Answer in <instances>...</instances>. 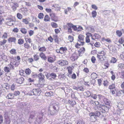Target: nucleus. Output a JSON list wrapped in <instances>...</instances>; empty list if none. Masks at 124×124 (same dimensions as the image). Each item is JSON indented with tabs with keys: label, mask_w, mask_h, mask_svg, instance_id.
Masks as SVG:
<instances>
[{
	"label": "nucleus",
	"mask_w": 124,
	"mask_h": 124,
	"mask_svg": "<svg viewBox=\"0 0 124 124\" xmlns=\"http://www.w3.org/2000/svg\"><path fill=\"white\" fill-rule=\"evenodd\" d=\"M52 108L49 107L48 113L49 115L52 116H55L56 115L59 111V105L58 103L56 102L54 103L51 106Z\"/></svg>",
	"instance_id": "nucleus-1"
},
{
	"label": "nucleus",
	"mask_w": 124,
	"mask_h": 124,
	"mask_svg": "<svg viewBox=\"0 0 124 124\" xmlns=\"http://www.w3.org/2000/svg\"><path fill=\"white\" fill-rule=\"evenodd\" d=\"M18 64H17L16 63H15L14 62L13 63L11 62L10 64L8 65V66L10 68L8 67H5L4 68V70L5 72H8L10 71V69L13 70L14 69V65H15L16 67L18 66Z\"/></svg>",
	"instance_id": "nucleus-2"
},
{
	"label": "nucleus",
	"mask_w": 124,
	"mask_h": 124,
	"mask_svg": "<svg viewBox=\"0 0 124 124\" xmlns=\"http://www.w3.org/2000/svg\"><path fill=\"white\" fill-rule=\"evenodd\" d=\"M43 116V114L42 113H39L38 114L35 121L36 124H39L40 123L42 120Z\"/></svg>",
	"instance_id": "nucleus-3"
},
{
	"label": "nucleus",
	"mask_w": 124,
	"mask_h": 124,
	"mask_svg": "<svg viewBox=\"0 0 124 124\" xmlns=\"http://www.w3.org/2000/svg\"><path fill=\"white\" fill-rule=\"evenodd\" d=\"M41 93V90L39 88L33 89L31 92V95L30 94V95H35L36 96H39Z\"/></svg>",
	"instance_id": "nucleus-4"
},
{
	"label": "nucleus",
	"mask_w": 124,
	"mask_h": 124,
	"mask_svg": "<svg viewBox=\"0 0 124 124\" xmlns=\"http://www.w3.org/2000/svg\"><path fill=\"white\" fill-rule=\"evenodd\" d=\"M89 115L90 116V120L91 122H95L97 119V117H96L93 114V112H91L89 113Z\"/></svg>",
	"instance_id": "nucleus-5"
},
{
	"label": "nucleus",
	"mask_w": 124,
	"mask_h": 124,
	"mask_svg": "<svg viewBox=\"0 0 124 124\" xmlns=\"http://www.w3.org/2000/svg\"><path fill=\"white\" fill-rule=\"evenodd\" d=\"M58 64L62 66L66 65L68 64V62L67 61L62 60H60L57 61Z\"/></svg>",
	"instance_id": "nucleus-6"
},
{
	"label": "nucleus",
	"mask_w": 124,
	"mask_h": 124,
	"mask_svg": "<svg viewBox=\"0 0 124 124\" xmlns=\"http://www.w3.org/2000/svg\"><path fill=\"white\" fill-rule=\"evenodd\" d=\"M78 41L81 43V45H84L85 42H84V36L81 35H79L78 36Z\"/></svg>",
	"instance_id": "nucleus-7"
},
{
	"label": "nucleus",
	"mask_w": 124,
	"mask_h": 124,
	"mask_svg": "<svg viewBox=\"0 0 124 124\" xmlns=\"http://www.w3.org/2000/svg\"><path fill=\"white\" fill-rule=\"evenodd\" d=\"M6 20L7 21V22H5V23L7 25L11 26L13 24V19L11 18H8L6 19Z\"/></svg>",
	"instance_id": "nucleus-8"
},
{
	"label": "nucleus",
	"mask_w": 124,
	"mask_h": 124,
	"mask_svg": "<svg viewBox=\"0 0 124 124\" xmlns=\"http://www.w3.org/2000/svg\"><path fill=\"white\" fill-rule=\"evenodd\" d=\"M78 57L77 53L76 52H75L72 54L70 57V59L72 61H74L75 60H77Z\"/></svg>",
	"instance_id": "nucleus-9"
},
{
	"label": "nucleus",
	"mask_w": 124,
	"mask_h": 124,
	"mask_svg": "<svg viewBox=\"0 0 124 124\" xmlns=\"http://www.w3.org/2000/svg\"><path fill=\"white\" fill-rule=\"evenodd\" d=\"M35 114V112H32L31 113L30 117L28 119L29 122H32L34 118Z\"/></svg>",
	"instance_id": "nucleus-10"
},
{
	"label": "nucleus",
	"mask_w": 124,
	"mask_h": 124,
	"mask_svg": "<svg viewBox=\"0 0 124 124\" xmlns=\"http://www.w3.org/2000/svg\"><path fill=\"white\" fill-rule=\"evenodd\" d=\"M124 95V90H117L116 94L117 96H123Z\"/></svg>",
	"instance_id": "nucleus-11"
},
{
	"label": "nucleus",
	"mask_w": 124,
	"mask_h": 124,
	"mask_svg": "<svg viewBox=\"0 0 124 124\" xmlns=\"http://www.w3.org/2000/svg\"><path fill=\"white\" fill-rule=\"evenodd\" d=\"M50 16L51 17L52 19L54 21L56 22L58 21V19L57 17L56 16L54 13H52L50 14Z\"/></svg>",
	"instance_id": "nucleus-12"
},
{
	"label": "nucleus",
	"mask_w": 124,
	"mask_h": 124,
	"mask_svg": "<svg viewBox=\"0 0 124 124\" xmlns=\"http://www.w3.org/2000/svg\"><path fill=\"white\" fill-rule=\"evenodd\" d=\"M68 104H70L72 107H73L74 105L76 104L75 101L73 100H68Z\"/></svg>",
	"instance_id": "nucleus-13"
},
{
	"label": "nucleus",
	"mask_w": 124,
	"mask_h": 124,
	"mask_svg": "<svg viewBox=\"0 0 124 124\" xmlns=\"http://www.w3.org/2000/svg\"><path fill=\"white\" fill-rule=\"evenodd\" d=\"M16 40V39L15 37H10L8 39V41L9 43L14 42L15 43Z\"/></svg>",
	"instance_id": "nucleus-14"
},
{
	"label": "nucleus",
	"mask_w": 124,
	"mask_h": 124,
	"mask_svg": "<svg viewBox=\"0 0 124 124\" xmlns=\"http://www.w3.org/2000/svg\"><path fill=\"white\" fill-rule=\"evenodd\" d=\"M24 79L22 77L17 78L16 80V82L20 84H22L23 82Z\"/></svg>",
	"instance_id": "nucleus-15"
},
{
	"label": "nucleus",
	"mask_w": 124,
	"mask_h": 124,
	"mask_svg": "<svg viewBox=\"0 0 124 124\" xmlns=\"http://www.w3.org/2000/svg\"><path fill=\"white\" fill-rule=\"evenodd\" d=\"M60 52L61 54H63L66 53L67 49L66 47H62L60 49Z\"/></svg>",
	"instance_id": "nucleus-16"
},
{
	"label": "nucleus",
	"mask_w": 124,
	"mask_h": 124,
	"mask_svg": "<svg viewBox=\"0 0 124 124\" xmlns=\"http://www.w3.org/2000/svg\"><path fill=\"white\" fill-rule=\"evenodd\" d=\"M0 58H1V59L3 60V61H4L5 62H7L8 60L7 56L4 54H2L0 56Z\"/></svg>",
	"instance_id": "nucleus-17"
},
{
	"label": "nucleus",
	"mask_w": 124,
	"mask_h": 124,
	"mask_svg": "<svg viewBox=\"0 0 124 124\" xmlns=\"http://www.w3.org/2000/svg\"><path fill=\"white\" fill-rule=\"evenodd\" d=\"M52 7L55 8H56V10L57 11H60L61 9L60 6L59 5L57 4H55L53 5Z\"/></svg>",
	"instance_id": "nucleus-18"
},
{
	"label": "nucleus",
	"mask_w": 124,
	"mask_h": 124,
	"mask_svg": "<svg viewBox=\"0 0 124 124\" xmlns=\"http://www.w3.org/2000/svg\"><path fill=\"white\" fill-rule=\"evenodd\" d=\"M38 76L39 78V81H41L44 79V76L42 73H41L38 74Z\"/></svg>",
	"instance_id": "nucleus-19"
},
{
	"label": "nucleus",
	"mask_w": 124,
	"mask_h": 124,
	"mask_svg": "<svg viewBox=\"0 0 124 124\" xmlns=\"http://www.w3.org/2000/svg\"><path fill=\"white\" fill-rule=\"evenodd\" d=\"M39 56L42 59L44 60H46V57L43 53L42 52L40 53L39 54Z\"/></svg>",
	"instance_id": "nucleus-20"
},
{
	"label": "nucleus",
	"mask_w": 124,
	"mask_h": 124,
	"mask_svg": "<svg viewBox=\"0 0 124 124\" xmlns=\"http://www.w3.org/2000/svg\"><path fill=\"white\" fill-rule=\"evenodd\" d=\"M14 96L13 94L12 93H9L6 97V98L8 99H10L13 98Z\"/></svg>",
	"instance_id": "nucleus-21"
},
{
	"label": "nucleus",
	"mask_w": 124,
	"mask_h": 124,
	"mask_svg": "<svg viewBox=\"0 0 124 124\" xmlns=\"http://www.w3.org/2000/svg\"><path fill=\"white\" fill-rule=\"evenodd\" d=\"M4 7L2 6H0V16L4 12Z\"/></svg>",
	"instance_id": "nucleus-22"
},
{
	"label": "nucleus",
	"mask_w": 124,
	"mask_h": 124,
	"mask_svg": "<svg viewBox=\"0 0 124 124\" xmlns=\"http://www.w3.org/2000/svg\"><path fill=\"white\" fill-rule=\"evenodd\" d=\"M93 114H94V116L96 117H98L101 115V113L100 112L96 111L94 112H93Z\"/></svg>",
	"instance_id": "nucleus-23"
},
{
	"label": "nucleus",
	"mask_w": 124,
	"mask_h": 124,
	"mask_svg": "<svg viewBox=\"0 0 124 124\" xmlns=\"http://www.w3.org/2000/svg\"><path fill=\"white\" fill-rule=\"evenodd\" d=\"M50 18L47 15H46L44 17V21L45 22H47L50 21Z\"/></svg>",
	"instance_id": "nucleus-24"
},
{
	"label": "nucleus",
	"mask_w": 124,
	"mask_h": 124,
	"mask_svg": "<svg viewBox=\"0 0 124 124\" xmlns=\"http://www.w3.org/2000/svg\"><path fill=\"white\" fill-rule=\"evenodd\" d=\"M109 108L108 106H106L103 105V107L102 108V111H104L105 112H107V111L108 110V108Z\"/></svg>",
	"instance_id": "nucleus-25"
},
{
	"label": "nucleus",
	"mask_w": 124,
	"mask_h": 124,
	"mask_svg": "<svg viewBox=\"0 0 124 124\" xmlns=\"http://www.w3.org/2000/svg\"><path fill=\"white\" fill-rule=\"evenodd\" d=\"M91 77L93 79L96 78L97 77V75L94 73H93L91 75Z\"/></svg>",
	"instance_id": "nucleus-26"
},
{
	"label": "nucleus",
	"mask_w": 124,
	"mask_h": 124,
	"mask_svg": "<svg viewBox=\"0 0 124 124\" xmlns=\"http://www.w3.org/2000/svg\"><path fill=\"white\" fill-rule=\"evenodd\" d=\"M104 101H104V102L105 104L106 105H107L109 107L110 106V102L108 100L106 99L105 98H104Z\"/></svg>",
	"instance_id": "nucleus-27"
},
{
	"label": "nucleus",
	"mask_w": 124,
	"mask_h": 124,
	"mask_svg": "<svg viewBox=\"0 0 124 124\" xmlns=\"http://www.w3.org/2000/svg\"><path fill=\"white\" fill-rule=\"evenodd\" d=\"M116 35L119 37H120L122 35V33L121 31L117 30L116 31Z\"/></svg>",
	"instance_id": "nucleus-28"
},
{
	"label": "nucleus",
	"mask_w": 124,
	"mask_h": 124,
	"mask_svg": "<svg viewBox=\"0 0 124 124\" xmlns=\"http://www.w3.org/2000/svg\"><path fill=\"white\" fill-rule=\"evenodd\" d=\"M21 31L23 34H26L27 32V30L26 29L24 28H22L21 29Z\"/></svg>",
	"instance_id": "nucleus-29"
},
{
	"label": "nucleus",
	"mask_w": 124,
	"mask_h": 124,
	"mask_svg": "<svg viewBox=\"0 0 124 124\" xmlns=\"http://www.w3.org/2000/svg\"><path fill=\"white\" fill-rule=\"evenodd\" d=\"M24 40L22 39H20L18 40V43L20 45L23 44L24 43Z\"/></svg>",
	"instance_id": "nucleus-30"
},
{
	"label": "nucleus",
	"mask_w": 124,
	"mask_h": 124,
	"mask_svg": "<svg viewBox=\"0 0 124 124\" xmlns=\"http://www.w3.org/2000/svg\"><path fill=\"white\" fill-rule=\"evenodd\" d=\"M51 25L53 28H56L58 27V25L56 23L54 22L51 23Z\"/></svg>",
	"instance_id": "nucleus-31"
},
{
	"label": "nucleus",
	"mask_w": 124,
	"mask_h": 124,
	"mask_svg": "<svg viewBox=\"0 0 124 124\" xmlns=\"http://www.w3.org/2000/svg\"><path fill=\"white\" fill-rule=\"evenodd\" d=\"M25 72L27 74L29 75L31 73V70L29 68L25 70Z\"/></svg>",
	"instance_id": "nucleus-32"
},
{
	"label": "nucleus",
	"mask_w": 124,
	"mask_h": 124,
	"mask_svg": "<svg viewBox=\"0 0 124 124\" xmlns=\"http://www.w3.org/2000/svg\"><path fill=\"white\" fill-rule=\"evenodd\" d=\"M10 53L12 54H16V50L15 49H12L10 51Z\"/></svg>",
	"instance_id": "nucleus-33"
},
{
	"label": "nucleus",
	"mask_w": 124,
	"mask_h": 124,
	"mask_svg": "<svg viewBox=\"0 0 124 124\" xmlns=\"http://www.w3.org/2000/svg\"><path fill=\"white\" fill-rule=\"evenodd\" d=\"M7 41L6 40L4 39L3 41H1L0 42V46H2L3 45L5 44Z\"/></svg>",
	"instance_id": "nucleus-34"
},
{
	"label": "nucleus",
	"mask_w": 124,
	"mask_h": 124,
	"mask_svg": "<svg viewBox=\"0 0 124 124\" xmlns=\"http://www.w3.org/2000/svg\"><path fill=\"white\" fill-rule=\"evenodd\" d=\"M109 89L110 90L114 89H115V84H113L111 85H110L109 86Z\"/></svg>",
	"instance_id": "nucleus-35"
},
{
	"label": "nucleus",
	"mask_w": 124,
	"mask_h": 124,
	"mask_svg": "<svg viewBox=\"0 0 124 124\" xmlns=\"http://www.w3.org/2000/svg\"><path fill=\"white\" fill-rule=\"evenodd\" d=\"M26 43H25L24 44V47L25 48L28 49L30 48V46L27 43V40H26Z\"/></svg>",
	"instance_id": "nucleus-36"
},
{
	"label": "nucleus",
	"mask_w": 124,
	"mask_h": 124,
	"mask_svg": "<svg viewBox=\"0 0 124 124\" xmlns=\"http://www.w3.org/2000/svg\"><path fill=\"white\" fill-rule=\"evenodd\" d=\"M92 16L94 18L96 17L97 15V13L95 11H93L92 12Z\"/></svg>",
	"instance_id": "nucleus-37"
},
{
	"label": "nucleus",
	"mask_w": 124,
	"mask_h": 124,
	"mask_svg": "<svg viewBox=\"0 0 124 124\" xmlns=\"http://www.w3.org/2000/svg\"><path fill=\"white\" fill-rule=\"evenodd\" d=\"M2 87L3 88L7 90H8L9 89V86L5 84L3 85H2Z\"/></svg>",
	"instance_id": "nucleus-38"
},
{
	"label": "nucleus",
	"mask_w": 124,
	"mask_h": 124,
	"mask_svg": "<svg viewBox=\"0 0 124 124\" xmlns=\"http://www.w3.org/2000/svg\"><path fill=\"white\" fill-rule=\"evenodd\" d=\"M44 15L43 13H40L39 14L38 17L39 19H42L44 17Z\"/></svg>",
	"instance_id": "nucleus-39"
},
{
	"label": "nucleus",
	"mask_w": 124,
	"mask_h": 124,
	"mask_svg": "<svg viewBox=\"0 0 124 124\" xmlns=\"http://www.w3.org/2000/svg\"><path fill=\"white\" fill-rule=\"evenodd\" d=\"M22 22L26 24H27L29 23V22L28 21L27 18L23 19H22Z\"/></svg>",
	"instance_id": "nucleus-40"
},
{
	"label": "nucleus",
	"mask_w": 124,
	"mask_h": 124,
	"mask_svg": "<svg viewBox=\"0 0 124 124\" xmlns=\"http://www.w3.org/2000/svg\"><path fill=\"white\" fill-rule=\"evenodd\" d=\"M95 39H99L101 37L98 34L95 33L93 36Z\"/></svg>",
	"instance_id": "nucleus-41"
},
{
	"label": "nucleus",
	"mask_w": 124,
	"mask_h": 124,
	"mask_svg": "<svg viewBox=\"0 0 124 124\" xmlns=\"http://www.w3.org/2000/svg\"><path fill=\"white\" fill-rule=\"evenodd\" d=\"M50 76L52 77L53 79L55 78L57 76L56 74L54 73H51L50 74Z\"/></svg>",
	"instance_id": "nucleus-42"
},
{
	"label": "nucleus",
	"mask_w": 124,
	"mask_h": 124,
	"mask_svg": "<svg viewBox=\"0 0 124 124\" xmlns=\"http://www.w3.org/2000/svg\"><path fill=\"white\" fill-rule=\"evenodd\" d=\"M118 42L119 43L121 44H123L124 42V39L122 37L119 39Z\"/></svg>",
	"instance_id": "nucleus-43"
},
{
	"label": "nucleus",
	"mask_w": 124,
	"mask_h": 124,
	"mask_svg": "<svg viewBox=\"0 0 124 124\" xmlns=\"http://www.w3.org/2000/svg\"><path fill=\"white\" fill-rule=\"evenodd\" d=\"M17 18L20 19H22L23 17L22 15L19 13H18L17 14Z\"/></svg>",
	"instance_id": "nucleus-44"
},
{
	"label": "nucleus",
	"mask_w": 124,
	"mask_h": 124,
	"mask_svg": "<svg viewBox=\"0 0 124 124\" xmlns=\"http://www.w3.org/2000/svg\"><path fill=\"white\" fill-rule=\"evenodd\" d=\"M69 39L71 42H72L74 40L73 37L72 36L69 35L68 37Z\"/></svg>",
	"instance_id": "nucleus-45"
},
{
	"label": "nucleus",
	"mask_w": 124,
	"mask_h": 124,
	"mask_svg": "<svg viewBox=\"0 0 124 124\" xmlns=\"http://www.w3.org/2000/svg\"><path fill=\"white\" fill-rule=\"evenodd\" d=\"M117 61V60L114 57H113L112 58L111 62V63H114L116 62Z\"/></svg>",
	"instance_id": "nucleus-46"
},
{
	"label": "nucleus",
	"mask_w": 124,
	"mask_h": 124,
	"mask_svg": "<svg viewBox=\"0 0 124 124\" xmlns=\"http://www.w3.org/2000/svg\"><path fill=\"white\" fill-rule=\"evenodd\" d=\"M4 21V19L2 16H0V25L3 23V21Z\"/></svg>",
	"instance_id": "nucleus-47"
},
{
	"label": "nucleus",
	"mask_w": 124,
	"mask_h": 124,
	"mask_svg": "<svg viewBox=\"0 0 124 124\" xmlns=\"http://www.w3.org/2000/svg\"><path fill=\"white\" fill-rule=\"evenodd\" d=\"M118 66L119 67V68L121 69H124V64L122 63L119 64L118 65Z\"/></svg>",
	"instance_id": "nucleus-48"
},
{
	"label": "nucleus",
	"mask_w": 124,
	"mask_h": 124,
	"mask_svg": "<svg viewBox=\"0 0 124 124\" xmlns=\"http://www.w3.org/2000/svg\"><path fill=\"white\" fill-rule=\"evenodd\" d=\"M34 59L35 61L38 60L39 59V56L37 55H35L34 56Z\"/></svg>",
	"instance_id": "nucleus-49"
},
{
	"label": "nucleus",
	"mask_w": 124,
	"mask_h": 124,
	"mask_svg": "<svg viewBox=\"0 0 124 124\" xmlns=\"http://www.w3.org/2000/svg\"><path fill=\"white\" fill-rule=\"evenodd\" d=\"M39 50L42 52H44L46 51V48L45 47H41L39 49Z\"/></svg>",
	"instance_id": "nucleus-50"
},
{
	"label": "nucleus",
	"mask_w": 124,
	"mask_h": 124,
	"mask_svg": "<svg viewBox=\"0 0 124 124\" xmlns=\"http://www.w3.org/2000/svg\"><path fill=\"white\" fill-rule=\"evenodd\" d=\"M20 93L19 91H17L14 92V95L15 96H17L19 95Z\"/></svg>",
	"instance_id": "nucleus-51"
},
{
	"label": "nucleus",
	"mask_w": 124,
	"mask_h": 124,
	"mask_svg": "<svg viewBox=\"0 0 124 124\" xmlns=\"http://www.w3.org/2000/svg\"><path fill=\"white\" fill-rule=\"evenodd\" d=\"M103 107V105H100L99 106H97V108L99 110L101 111H102V108Z\"/></svg>",
	"instance_id": "nucleus-52"
},
{
	"label": "nucleus",
	"mask_w": 124,
	"mask_h": 124,
	"mask_svg": "<svg viewBox=\"0 0 124 124\" xmlns=\"http://www.w3.org/2000/svg\"><path fill=\"white\" fill-rule=\"evenodd\" d=\"M8 34L7 33L5 32L3 36H2V38L3 39H6L7 37Z\"/></svg>",
	"instance_id": "nucleus-53"
},
{
	"label": "nucleus",
	"mask_w": 124,
	"mask_h": 124,
	"mask_svg": "<svg viewBox=\"0 0 124 124\" xmlns=\"http://www.w3.org/2000/svg\"><path fill=\"white\" fill-rule=\"evenodd\" d=\"M78 55L79 56H82L83 54L84 53L83 52H81V51H80V50H78Z\"/></svg>",
	"instance_id": "nucleus-54"
},
{
	"label": "nucleus",
	"mask_w": 124,
	"mask_h": 124,
	"mask_svg": "<svg viewBox=\"0 0 124 124\" xmlns=\"http://www.w3.org/2000/svg\"><path fill=\"white\" fill-rule=\"evenodd\" d=\"M52 93L51 92H48L45 93V95L47 96H50L51 95Z\"/></svg>",
	"instance_id": "nucleus-55"
},
{
	"label": "nucleus",
	"mask_w": 124,
	"mask_h": 124,
	"mask_svg": "<svg viewBox=\"0 0 124 124\" xmlns=\"http://www.w3.org/2000/svg\"><path fill=\"white\" fill-rule=\"evenodd\" d=\"M91 60L92 62L93 63H94L95 62V61H96V59L95 57L94 56H92Z\"/></svg>",
	"instance_id": "nucleus-56"
},
{
	"label": "nucleus",
	"mask_w": 124,
	"mask_h": 124,
	"mask_svg": "<svg viewBox=\"0 0 124 124\" xmlns=\"http://www.w3.org/2000/svg\"><path fill=\"white\" fill-rule=\"evenodd\" d=\"M86 42L87 43H89L90 42V39H89V36H87L86 38Z\"/></svg>",
	"instance_id": "nucleus-57"
},
{
	"label": "nucleus",
	"mask_w": 124,
	"mask_h": 124,
	"mask_svg": "<svg viewBox=\"0 0 124 124\" xmlns=\"http://www.w3.org/2000/svg\"><path fill=\"white\" fill-rule=\"evenodd\" d=\"M98 98L100 100H101L102 99H103L104 97L101 95H98Z\"/></svg>",
	"instance_id": "nucleus-58"
},
{
	"label": "nucleus",
	"mask_w": 124,
	"mask_h": 124,
	"mask_svg": "<svg viewBox=\"0 0 124 124\" xmlns=\"http://www.w3.org/2000/svg\"><path fill=\"white\" fill-rule=\"evenodd\" d=\"M116 92V90L115 89H111L110 90V92L111 93L113 94H115Z\"/></svg>",
	"instance_id": "nucleus-59"
},
{
	"label": "nucleus",
	"mask_w": 124,
	"mask_h": 124,
	"mask_svg": "<svg viewBox=\"0 0 124 124\" xmlns=\"http://www.w3.org/2000/svg\"><path fill=\"white\" fill-rule=\"evenodd\" d=\"M48 60L49 62H52L54 61L53 58L51 57L48 58Z\"/></svg>",
	"instance_id": "nucleus-60"
},
{
	"label": "nucleus",
	"mask_w": 124,
	"mask_h": 124,
	"mask_svg": "<svg viewBox=\"0 0 124 124\" xmlns=\"http://www.w3.org/2000/svg\"><path fill=\"white\" fill-rule=\"evenodd\" d=\"M101 115H100L101 117L105 116H106V113L103 112L102 111H101Z\"/></svg>",
	"instance_id": "nucleus-61"
},
{
	"label": "nucleus",
	"mask_w": 124,
	"mask_h": 124,
	"mask_svg": "<svg viewBox=\"0 0 124 124\" xmlns=\"http://www.w3.org/2000/svg\"><path fill=\"white\" fill-rule=\"evenodd\" d=\"M99 54H101V55H102V56H103L105 54V53H104L103 51H101L99 52Z\"/></svg>",
	"instance_id": "nucleus-62"
},
{
	"label": "nucleus",
	"mask_w": 124,
	"mask_h": 124,
	"mask_svg": "<svg viewBox=\"0 0 124 124\" xmlns=\"http://www.w3.org/2000/svg\"><path fill=\"white\" fill-rule=\"evenodd\" d=\"M77 124H85V123L82 120H79Z\"/></svg>",
	"instance_id": "nucleus-63"
},
{
	"label": "nucleus",
	"mask_w": 124,
	"mask_h": 124,
	"mask_svg": "<svg viewBox=\"0 0 124 124\" xmlns=\"http://www.w3.org/2000/svg\"><path fill=\"white\" fill-rule=\"evenodd\" d=\"M68 119H66L64 120V123L63 124H71L69 121H67Z\"/></svg>",
	"instance_id": "nucleus-64"
}]
</instances>
